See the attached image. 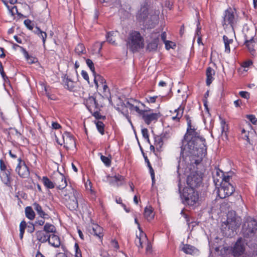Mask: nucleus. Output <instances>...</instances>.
Here are the masks:
<instances>
[{"label": "nucleus", "mask_w": 257, "mask_h": 257, "mask_svg": "<svg viewBox=\"0 0 257 257\" xmlns=\"http://www.w3.org/2000/svg\"><path fill=\"white\" fill-rule=\"evenodd\" d=\"M181 155L188 158L191 164H200L206 154L207 148L205 140L200 136L199 132L196 131L194 127L187 128L185 140L182 142Z\"/></svg>", "instance_id": "obj_1"}, {"label": "nucleus", "mask_w": 257, "mask_h": 257, "mask_svg": "<svg viewBox=\"0 0 257 257\" xmlns=\"http://www.w3.org/2000/svg\"><path fill=\"white\" fill-rule=\"evenodd\" d=\"M126 44L131 51L136 52L144 48V39L139 32L133 30L128 34Z\"/></svg>", "instance_id": "obj_2"}, {"label": "nucleus", "mask_w": 257, "mask_h": 257, "mask_svg": "<svg viewBox=\"0 0 257 257\" xmlns=\"http://www.w3.org/2000/svg\"><path fill=\"white\" fill-rule=\"evenodd\" d=\"M182 202L190 206H196L199 205V195L194 189L186 187L183 190L181 195Z\"/></svg>", "instance_id": "obj_3"}, {"label": "nucleus", "mask_w": 257, "mask_h": 257, "mask_svg": "<svg viewBox=\"0 0 257 257\" xmlns=\"http://www.w3.org/2000/svg\"><path fill=\"white\" fill-rule=\"evenodd\" d=\"M184 159L186 163L187 164L188 168L189 169H192V166L193 167V171L191 172L190 174L188 176L187 178V183L189 187L188 188H192L194 189V188L198 187L200 185L202 182V178L197 173L196 170V168L195 167V165L197 166V164H191V161L188 158L187 161L185 160V157L183 158ZM199 164H198V165Z\"/></svg>", "instance_id": "obj_4"}, {"label": "nucleus", "mask_w": 257, "mask_h": 257, "mask_svg": "<svg viewBox=\"0 0 257 257\" xmlns=\"http://www.w3.org/2000/svg\"><path fill=\"white\" fill-rule=\"evenodd\" d=\"M140 104L143 105V104L141 103L137 100L134 99H130L126 101L125 103H122L121 107H117L116 109L124 115L128 119L129 122L132 125L131 120L128 118V114L127 110H125L126 108H128L131 111H135L139 114L143 110L140 109Z\"/></svg>", "instance_id": "obj_5"}, {"label": "nucleus", "mask_w": 257, "mask_h": 257, "mask_svg": "<svg viewBox=\"0 0 257 257\" xmlns=\"http://www.w3.org/2000/svg\"><path fill=\"white\" fill-rule=\"evenodd\" d=\"M139 234L137 233L135 243L139 249L146 247V253L147 254H151L152 252V246L149 241L147 236L145 232L143 231L141 227H139Z\"/></svg>", "instance_id": "obj_6"}, {"label": "nucleus", "mask_w": 257, "mask_h": 257, "mask_svg": "<svg viewBox=\"0 0 257 257\" xmlns=\"http://www.w3.org/2000/svg\"><path fill=\"white\" fill-rule=\"evenodd\" d=\"M257 231V221L250 217H246L242 226L241 231L246 237L253 235Z\"/></svg>", "instance_id": "obj_7"}, {"label": "nucleus", "mask_w": 257, "mask_h": 257, "mask_svg": "<svg viewBox=\"0 0 257 257\" xmlns=\"http://www.w3.org/2000/svg\"><path fill=\"white\" fill-rule=\"evenodd\" d=\"M235 23V11L231 8H229L224 12L222 21V26L225 30L230 28L233 31Z\"/></svg>", "instance_id": "obj_8"}, {"label": "nucleus", "mask_w": 257, "mask_h": 257, "mask_svg": "<svg viewBox=\"0 0 257 257\" xmlns=\"http://www.w3.org/2000/svg\"><path fill=\"white\" fill-rule=\"evenodd\" d=\"M51 179L52 181L49 180V189L56 187L58 189L62 190L67 185L65 176L58 171L54 172Z\"/></svg>", "instance_id": "obj_9"}, {"label": "nucleus", "mask_w": 257, "mask_h": 257, "mask_svg": "<svg viewBox=\"0 0 257 257\" xmlns=\"http://www.w3.org/2000/svg\"><path fill=\"white\" fill-rule=\"evenodd\" d=\"M56 142L60 145H64L67 148L72 147L75 145V141L73 136L68 132H65L63 135L61 134V137H56Z\"/></svg>", "instance_id": "obj_10"}, {"label": "nucleus", "mask_w": 257, "mask_h": 257, "mask_svg": "<svg viewBox=\"0 0 257 257\" xmlns=\"http://www.w3.org/2000/svg\"><path fill=\"white\" fill-rule=\"evenodd\" d=\"M234 191V187L230 183L223 182L218 189L217 194L220 198H225L231 195Z\"/></svg>", "instance_id": "obj_11"}, {"label": "nucleus", "mask_w": 257, "mask_h": 257, "mask_svg": "<svg viewBox=\"0 0 257 257\" xmlns=\"http://www.w3.org/2000/svg\"><path fill=\"white\" fill-rule=\"evenodd\" d=\"M145 122L149 125L151 123L156 122L160 117L159 113H153L147 110H143L140 114Z\"/></svg>", "instance_id": "obj_12"}, {"label": "nucleus", "mask_w": 257, "mask_h": 257, "mask_svg": "<svg viewBox=\"0 0 257 257\" xmlns=\"http://www.w3.org/2000/svg\"><path fill=\"white\" fill-rule=\"evenodd\" d=\"M84 103L89 111L93 113L95 117H97L99 114L98 104L96 103L95 98L93 96H89L85 100Z\"/></svg>", "instance_id": "obj_13"}, {"label": "nucleus", "mask_w": 257, "mask_h": 257, "mask_svg": "<svg viewBox=\"0 0 257 257\" xmlns=\"http://www.w3.org/2000/svg\"><path fill=\"white\" fill-rule=\"evenodd\" d=\"M18 161L19 163L16 168V172L21 177L28 178L30 174L28 167L26 165L25 162L22 161L20 158L18 159Z\"/></svg>", "instance_id": "obj_14"}, {"label": "nucleus", "mask_w": 257, "mask_h": 257, "mask_svg": "<svg viewBox=\"0 0 257 257\" xmlns=\"http://www.w3.org/2000/svg\"><path fill=\"white\" fill-rule=\"evenodd\" d=\"M244 44L246 45L249 53L253 56H255V51L257 49V40L251 37L248 38L245 36Z\"/></svg>", "instance_id": "obj_15"}, {"label": "nucleus", "mask_w": 257, "mask_h": 257, "mask_svg": "<svg viewBox=\"0 0 257 257\" xmlns=\"http://www.w3.org/2000/svg\"><path fill=\"white\" fill-rule=\"evenodd\" d=\"M50 128V134L52 138H54L55 140L56 137H61L62 132L61 129L62 126L57 121H52Z\"/></svg>", "instance_id": "obj_16"}, {"label": "nucleus", "mask_w": 257, "mask_h": 257, "mask_svg": "<svg viewBox=\"0 0 257 257\" xmlns=\"http://www.w3.org/2000/svg\"><path fill=\"white\" fill-rule=\"evenodd\" d=\"M244 249L245 247L243 240L241 238H239L232 247V253L234 256L241 255L244 252Z\"/></svg>", "instance_id": "obj_17"}, {"label": "nucleus", "mask_w": 257, "mask_h": 257, "mask_svg": "<svg viewBox=\"0 0 257 257\" xmlns=\"http://www.w3.org/2000/svg\"><path fill=\"white\" fill-rule=\"evenodd\" d=\"M77 192L75 191L73 192V195L66 199V205L71 210H76L78 207V201L76 198Z\"/></svg>", "instance_id": "obj_18"}, {"label": "nucleus", "mask_w": 257, "mask_h": 257, "mask_svg": "<svg viewBox=\"0 0 257 257\" xmlns=\"http://www.w3.org/2000/svg\"><path fill=\"white\" fill-rule=\"evenodd\" d=\"M160 34L159 33H153L151 34L152 40L147 45V49L149 51H156L158 47L159 38Z\"/></svg>", "instance_id": "obj_19"}, {"label": "nucleus", "mask_w": 257, "mask_h": 257, "mask_svg": "<svg viewBox=\"0 0 257 257\" xmlns=\"http://www.w3.org/2000/svg\"><path fill=\"white\" fill-rule=\"evenodd\" d=\"M64 87L70 91H77L79 88L77 83L72 81L69 78H65L63 80Z\"/></svg>", "instance_id": "obj_20"}, {"label": "nucleus", "mask_w": 257, "mask_h": 257, "mask_svg": "<svg viewBox=\"0 0 257 257\" xmlns=\"http://www.w3.org/2000/svg\"><path fill=\"white\" fill-rule=\"evenodd\" d=\"M48 223H46L44 226V231H39L37 232V239L43 243L48 240Z\"/></svg>", "instance_id": "obj_21"}, {"label": "nucleus", "mask_w": 257, "mask_h": 257, "mask_svg": "<svg viewBox=\"0 0 257 257\" xmlns=\"http://www.w3.org/2000/svg\"><path fill=\"white\" fill-rule=\"evenodd\" d=\"M98 90L101 91L102 97L104 98L107 99L109 104L112 105L110 90L108 86L107 85L106 83L105 84L102 86H101V87L99 88Z\"/></svg>", "instance_id": "obj_22"}, {"label": "nucleus", "mask_w": 257, "mask_h": 257, "mask_svg": "<svg viewBox=\"0 0 257 257\" xmlns=\"http://www.w3.org/2000/svg\"><path fill=\"white\" fill-rule=\"evenodd\" d=\"M148 17V9L146 6L141 7L137 13V18L140 22H144Z\"/></svg>", "instance_id": "obj_23"}, {"label": "nucleus", "mask_w": 257, "mask_h": 257, "mask_svg": "<svg viewBox=\"0 0 257 257\" xmlns=\"http://www.w3.org/2000/svg\"><path fill=\"white\" fill-rule=\"evenodd\" d=\"M91 234L97 236L99 238L103 237V228L98 224H93L90 230Z\"/></svg>", "instance_id": "obj_24"}, {"label": "nucleus", "mask_w": 257, "mask_h": 257, "mask_svg": "<svg viewBox=\"0 0 257 257\" xmlns=\"http://www.w3.org/2000/svg\"><path fill=\"white\" fill-rule=\"evenodd\" d=\"M226 221L228 227L229 228H230L232 230L235 229L240 224L239 218H236L235 217L231 218L227 217Z\"/></svg>", "instance_id": "obj_25"}, {"label": "nucleus", "mask_w": 257, "mask_h": 257, "mask_svg": "<svg viewBox=\"0 0 257 257\" xmlns=\"http://www.w3.org/2000/svg\"><path fill=\"white\" fill-rule=\"evenodd\" d=\"M49 244L54 247H58L61 245L60 239L56 234H49Z\"/></svg>", "instance_id": "obj_26"}, {"label": "nucleus", "mask_w": 257, "mask_h": 257, "mask_svg": "<svg viewBox=\"0 0 257 257\" xmlns=\"http://www.w3.org/2000/svg\"><path fill=\"white\" fill-rule=\"evenodd\" d=\"M93 76L94 82L97 89L106 83L105 79L101 75L95 74Z\"/></svg>", "instance_id": "obj_27"}, {"label": "nucleus", "mask_w": 257, "mask_h": 257, "mask_svg": "<svg viewBox=\"0 0 257 257\" xmlns=\"http://www.w3.org/2000/svg\"><path fill=\"white\" fill-rule=\"evenodd\" d=\"M181 250L185 253L189 254H195L198 251L195 247L189 244H184Z\"/></svg>", "instance_id": "obj_28"}, {"label": "nucleus", "mask_w": 257, "mask_h": 257, "mask_svg": "<svg viewBox=\"0 0 257 257\" xmlns=\"http://www.w3.org/2000/svg\"><path fill=\"white\" fill-rule=\"evenodd\" d=\"M144 216L148 221L152 220L154 217L153 208L151 206H147L144 210Z\"/></svg>", "instance_id": "obj_29"}, {"label": "nucleus", "mask_w": 257, "mask_h": 257, "mask_svg": "<svg viewBox=\"0 0 257 257\" xmlns=\"http://www.w3.org/2000/svg\"><path fill=\"white\" fill-rule=\"evenodd\" d=\"M164 135L162 134L161 136H158L155 137V143L156 149L159 151H160L161 148L163 145V140H164Z\"/></svg>", "instance_id": "obj_30"}, {"label": "nucleus", "mask_w": 257, "mask_h": 257, "mask_svg": "<svg viewBox=\"0 0 257 257\" xmlns=\"http://www.w3.org/2000/svg\"><path fill=\"white\" fill-rule=\"evenodd\" d=\"M215 74L214 70L211 67H208L206 70V84L207 85H209L213 79V76Z\"/></svg>", "instance_id": "obj_31"}, {"label": "nucleus", "mask_w": 257, "mask_h": 257, "mask_svg": "<svg viewBox=\"0 0 257 257\" xmlns=\"http://www.w3.org/2000/svg\"><path fill=\"white\" fill-rule=\"evenodd\" d=\"M223 40L224 44L225 52L226 53H229L230 52L229 45L233 43V39H229L228 37H227L225 35H224L223 36Z\"/></svg>", "instance_id": "obj_32"}, {"label": "nucleus", "mask_w": 257, "mask_h": 257, "mask_svg": "<svg viewBox=\"0 0 257 257\" xmlns=\"http://www.w3.org/2000/svg\"><path fill=\"white\" fill-rule=\"evenodd\" d=\"M124 177L121 175H115L111 177V180L112 183L115 184L116 186H120L123 184V181Z\"/></svg>", "instance_id": "obj_33"}, {"label": "nucleus", "mask_w": 257, "mask_h": 257, "mask_svg": "<svg viewBox=\"0 0 257 257\" xmlns=\"http://www.w3.org/2000/svg\"><path fill=\"white\" fill-rule=\"evenodd\" d=\"M26 216L30 220H33L35 217V213L32 207L27 206L25 208Z\"/></svg>", "instance_id": "obj_34"}, {"label": "nucleus", "mask_w": 257, "mask_h": 257, "mask_svg": "<svg viewBox=\"0 0 257 257\" xmlns=\"http://www.w3.org/2000/svg\"><path fill=\"white\" fill-rule=\"evenodd\" d=\"M34 32L42 39L43 45L45 46V44L47 36V33L45 32L42 31L41 29L38 27H36Z\"/></svg>", "instance_id": "obj_35"}, {"label": "nucleus", "mask_w": 257, "mask_h": 257, "mask_svg": "<svg viewBox=\"0 0 257 257\" xmlns=\"http://www.w3.org/2000/svg\"><path fill=\"white\" fill-rule=\"evenodd\" d=\"M116 32L113 31L109 32L107 33L106 35V39L108 43L113 45H115V39H114V37L116 36Z\"/></svg>", "instance_id": "obj_36"}, {"label": "nucleus", "mask_w": 257, "mask_h": 257, "mask_svg": "<svg viewBox=\"0 0 257 257\" xmlns=\"http://www.w3.org/2000/svg\"><path fill=\"white\" fill-rule=\"evenodd\" d=\"M11 170V169H7L6 171H3L2 178L4 180V181H6V184L10 182Z\"/></svg>", "instance_id": "obj_37"}, {"label": "nucleus", "mask_w": 257, "mask_h": 257, "mask_svg": "<svg viewBox=\"0 0 257 257\" xmlns=\"http://www.w3.org/2000/svg\"><path fill=\"white\" fill-rule=\"evenodd\" d=\"M75 52L77 55H81L82 54H85L86 51L84 45L80 43L76 47Z\"/></svg>", "instance_id": "obj_38"}, {"label": "nucleus", "mask_w": 257, "mask_h": 257, "mask_svg": "<svg viewBox=\"0 0 257 257\" xmlns=\"http://www.w3.org/2000/svg\"><path fill=\"white\" fill-rule=\"evenodd\" d=\"M33 205L34 209L41 217L43 218L46 215L43 211L42 207L39 204L34 203Z\"/></svg>", "instance_id": "obj_39"}, {"label": "nucleus", "mask_w": 257, "mask_h": 257, "mask_svg": "<svg viewBox=\"0 0 257 257\" xmlns=\"http://www.w3.org/2000/svg\"><path fill=\"white\" fill-rule=\"evenodd\" d=\"M175 112L176 113V116H173L172 119L173 120L179 121L180 118L182 116L183 113V108L179 107L177 109H175Z\"/></svg>", "instance_id": "obj_40"}, {"label": "nucleus", "mask_w": 257, "mask_h": 257, "mask_svg": "<svg viewBox=\"0 0 257 257\" xmlns=\"http://www.w3.org/2000/svg\"><path fill=\"white\" fill-rule=\"evenodd\" d=\"M27 224L26 221L23 220L20 224V237L22 239L23 238V235L25 232V229L27 228Z\"/></svg>", "instance_id": "obj_41"}, {"label": "nucleus", "mask_w": 257, "mask_h": 257, "mask_svg": "<svg viewBox=\"0 0 257 257\" xmlns=\"http://www.w3.org/2000/svg\"><path fill=\"white\" fill-rule=\"evenodd\" d=\"M100 159L102 161V162L105 164V165L107 167H109L110 166L111 164V156L109 157H105L103 155H102L100 153Z\"/></svg>", "instance_id": "obj_42"}, {"label": "nucleus", "mask_w": 257, "mask_h": 257, "mask_svg": "<svg viewBox=\"0 0 257 257\" xmlns=\"http://www.w3.org/2000/svg\"><path fill=\"white\" fill-rule=\"evenodd\" d=\"M96 126L98 131L101 134L103 135L104 134V123L100 121H97L95 122Z\"/></svg>", "instance_id": "obj_43"}, {"label": "nucleus", "mask_w": 257, "mask_h": 257, "mask_svg": "<svg viewBox=\"0 0 257 257\" xmlns=\"http://www.w3.org/2000/svg\"><path fill=\"white\" fill-rule=\"evenodd\" d=\"M86 63L88 67L89 68L90 70L93 73V75H95L96 72L95 71V68L93 62L89 59H86Z\"/></svg>", "instance_id": "obj_44"}, {"label": "nucleus", "mask_w": 257, "mask_h": 257, "mask_svg": "<svg viewBox=\"0 0 257 257\" xmlns=\"http://www.w3.org/2000/svg\"><path fill=\"white\" fill-rule=\"evenodd\" d=\"M42 95H45L48 97V93L47 92V86L43 83L40 84V87L38 88Z\"/></svg>", "instance_id": "obj_45"}, {"label": "nucleus", "mask_w": 257, "mask_h": 257, "mask_svg": "<svg viewBox=\"0 0 257 257\" xmlns=\"http://www.w3.org/2000/svg\"><path fill=\"white\" fill-rule=\"evenodd\" d=\"M246 117L253 125H257V118L252 114L247 115Z\"/></svg>", "instance_id": "obj_46"}, {"label": "nucleus", "mask_w": 257, "mask_h": 257, "mask_svg": "<svg viewBox=\"0 0 257 257\" xmlns=\"http://www.w3.org/2000/svg\"><path fill=\"white\" fill-rule=\"evenodd\" d=\"M24 24L30 30H32L34 28V24L31 20L27 19L24 21Z\"/></svg>", "instance_id": "obj_47"}, {"label": "nucleus", "mask_w": 257, "mask_h": 257, "mask_svg": "<svg viewBox=\"0 0 257 257\" xmlns=\"http://www.w3.org/2000/svg\"><path fill=\"white\" fill-rule=\"evenodd\" d=\"M252 61L251 60H247L243 62L241 64V67L244 68L245 71H247L245 68H248L249 66L252 65Z\"/></svg>", "instance_id": "obj_48"}, {"label": "nucleus", "mask_w": 257, "mask_h": 257, "mask_svg": "<svg viewBox=\"0 0 257 257\" xmlns=\"http://www.w3.org/2000/svg\"><path fill=\"white\" fill-rule=\"evenodd\" d=\"M74 249L75 251V256L81 257V250L79 247L78 244L77 243H76L74 245Z\"/></svg>", "instance_id": "obj_49"}, {"label": "nucleus", "mask_w": 257, "mask_h": 257, "mask_svg": "<svg viewBox=\"0 0 257 257\" xmlns=\"http://www.w3.org/2000/svg\"><path fill=\"white\" fill-rule=\"evenodd\" d=\"M239 95L243 98L248 99L250 97L249 93L247 91H241L239 92Z\"/></svg>", "instance_id": "obj_50"}, {"label": "nucleus", "mask_w": 257, "mask_h": 257, "mask_svg": "<svg viewBox=\"0 0 257 257\" xmlns=\"http://www.w3.org/2000/svg\"><path fill=\"white\" fill-rule=\"evenodd\" d=\"M242 135L244 134V136L243 137L245 140H246L247 142H249V139L248 137L249 131H246L245 128H243L241 130Z\"/></svg>", "instance_id": "obj_51"}, {"label": "nucleus", "mask_w": 257, "mask_h": 257, "mask_svg": "<svg viewBox=\"0 0 257 257\" xmlns=\"http://www.w3.org/2000/svg\"><path fill=\"white\" fill-rule=\"evenodd\" d=\"M27 231L30 233H32L35 230L34 225L31 222H29L27 225Z\"/></svg>", "instance_id": "obj_52"}, {"label": "nucleus", "mask_w": 257, "mask_h": 257, "mask_svg": "<svg viewBox=\"0 0 257 257\" xmlns=\"http://www.w3.org/2000/svg\"><path fill=\"white\" fill-rule=\"evenodd\" d=\"M142 134L143 135V137L145 139L147 140L148 141H149L148 130L147 128H142Z\"/></svg>", "instance_id": "obj_53"}, {"label": "nucleus", "mask_w": 257, "mask_h": 257, "mask_svg": "<svg viewBox=\"0 0 257 257\" xmlns=\"http://www.w3.org/2000/svg\"><path fill=\"white\" fill-rule=\"evenodd\" d=\"M165 47L167 50H169L171 48H173V47L175 46V44L170 41H166V42L165 43Z\"/></svg>", "instance_id": "obj_54"}, {"label": "nucleus", "mask_w": 257, "mask_h": 257, "mask_svg": "<svg viewBox=\"0 0 257 257\" xmlns=\"http://www.w3.org/2000/svg\"><path fill=\"white\" fill-rule=\"evenodd\" d=\"M110 247L115 250L118 249L119 245L118 242L115 240H111L110 242Z\"/></svg>", "instance_id": "obj_55"}, {"label": "nucleus", "mask_w": 257, "mask_h": 257, "mask_svg": "<svg viewBox=\"0 0 257 257\" xmlns=\"http://www.w3.org/2000/svg\"><path fill=\"white\" fill-rule=\"evenodd\" d=\"M157 98L158 96H149L147 98V100L149 103H155Z\"/></svg>", "instance_id": "obj_56"}, {"label": "nucleus", "mask_w": 257, "mask_h": 257, "mask_svg": "<svg viewBox=\"0 0 257 257\" xmlns=\"http://www.w3.org/2000/svg\"><path fill=\"white\" fill-rule=\"evenodd\" d=\"M0 169L2 171H6V170H7V166L5 164L3 160H0Z\"/></svg>", "instance_id": "obj_57"}, {"label": "nucleus", "mask_w": 257, "mask_h": 257, "mask_svg": "<svg viewBox=\"0 0 257 257\" xmlns=\"http://www.w3.org/2000/svg\"><path fill=\"white\" fill-rule=\"evenodd\" d=\"M81 75L85 80L89 82V76L87 73L85 71L82 70L81 71Z\"/></svg>", "instance_id": "obj_58"}, {"label": "nucleus", "mask_w": 257, "mask_h": 257, "mask_svg": "<svg viewBox=\"0 0 257 257\" xmlns=\"http://www.w3.org/2000/svg\"><path fill=\"white\" fill-rule=\"evenodd\" d=\"M110 2L111 3V5L114 7H118L120 6V2L119 0H110Z\"/></svg>", "instance_id": "obj_59"}, {"label": "nucleus", "mask_w": 257, "mask_h": 257, "mask_svg": "<svg viewBox=\"0 0 257 257\" xmlns=\"http://www.w3.org/2000/svg\"><path fill=\"white\" fill-rule=\"evenodd\" d=\"M0 73H1L2 77L3 78V79L5 80H6V79H8V77H7V76L4 72L3 66L0 67Z\"/></svg>", "instance_id": "obj_60"}, {"label": "nucleus", "mask_w": 257, "mask_h": 257, "mask_svg": "<svg viewBox=\"0 0 257 257\" xmlns=\"http://www.w3.org/2000/svg\"><path fill=\"white\" fill-rule=\"evenodd\" d=\"M55 234L56 233V228L53 225H49V234Z\"/></svg>", "instance_id": "obj_61"}, {"label": "nucleus", "mask_w": 257, "mask_h": 257, "mask_svg": "<svg viewBox=\"0 0 257 257\" xmlns=\"http://www.w3.org/2000/svg\"><path fill=\"white\" fill-rule=\"evenodd\" d=\"M42 181L44 185L46 186V187L48 189V178H47V177H43L42 179Z\"/></svg>", "instance_id": "obj_62"}, {"label": "nucleus", "mask_w": 257, "mask_h": 257, "mask_svg": "<svg viewBox=\"0 0 257 257\" xmlns=\"http://www.w3.org/2000/svg\"><path fill=\"white\" fill-rule=\"evenodd\" d=\"M230 179V177L229 176H224L222 179V182L221 183H223V182L229 183Z\"/></svg>", "instance_id": "obj_63"}, {"label": "nucleus", "mask_w": 257, "mask_h": 257, "mask_svg": "<svg viewBox=\"0 0 257 257\" xmlns=\"http://www.w3.org/2000/svg\"><path fill=\"white\" fill-rule=\"evenodd\" d=\"M161 39L164 42V43H165V42H166V41H167L166 40V38H167V34H166V32H163L161 34Z\"/></svg>", "instance_id": "obj_64"}]
</instances>
